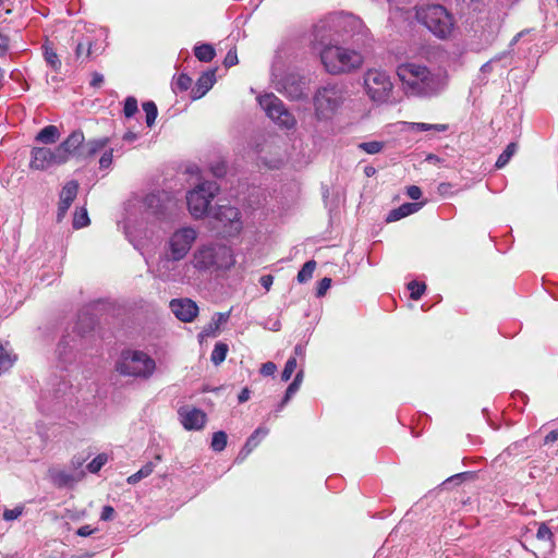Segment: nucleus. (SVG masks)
Returning a JSON list of instances; mask_svg holds the SVG:
<instances>
[{"instance_id": "1", "label": "nucleus", "mask_w": 558, "mask_h": 558, "mask_svg": "<svg viewBox=\"0 0 558 558\" xmlns=\"http://www.w3.org/2000/svg\"><path fill=\"white\" fill-rule=\"evenodd\" d=\"M396 73L401 82L402 90L409 97H436L448 85V74L445 70L430 69L416 62L400 63Z\"/></svg>"}, {"instance_id": "2", "label": "nucleus", "mask_w": 558, "mask_h": 558, "mask_svg": "<svg viewBox=\"0 0 558 558\" xmlns=\"http://www.w3.org/2000/svg\"><path fill=\"white\" fill-rule=\"evenodd\" d=\"M414 10L415 20L436 38L446 40L453 36L456 19L447 8L441 4H424Z\"/></svg>"}, {"instance_id": "3", "label": "nucleus", "mask_w": 558, "mask_h": 558, "mask_svg": "<svg viewBox=\"0 0 558 558\" xmlns=\"http://www.w3.org/2000/svg\"><path fill=\"white\" fill-rule=\"evenodd\" d=\"M109 142V137L94 138L86 142L83 131L75 130L57 147L64 163L71 159L81 162L95 157L96 154L107 147Z\"/></svg>"}, {"instance_id": "4", "label": "nucleus", "mask_w": 558, "mask_h": 558, "mask_svg": "<svg viewBox=\"0 0 558 558\" xmlns=\"http://www.w3.org/2000/svg\"><path fill=\"white\" fill-rule=\"evenodd\" d=\"M192 263L197 270H220L230 269L235 264V258L230 246L213 243L197 247L193 253Z\"/></svg>"}, {"instance_id": "5", "label": "nucleus", "mask_w": 558, "mask_h": 558, "mask_svg": "<svg viewBox=\"0 0 558 558\" xmlns=\"http://www.w3.org/2000/svg\"><path fill=\"white\" fill-rule=\"evenodd\" d=\"M156 368L155 361L145 352L125 350L116 363V371L121 376L148 378Z\"/></svg>"}, {"instance_id": "6", "label": "nucleus", "mask_w": 558, "mask_h": 558, "mask_svg": "<svg viewBox=\"0 0 558 558\" xmlns=\"http://www.w3.org/2000/svg\"><path fill=\"white\" fill-rule=\"evenodd\" d=\"M363 85L366 95L376 104H392L393 83L386 71L371 69L365 72Z\"/></svg>"}, {"instance_id": "7", "label": "nucleus", "mask_w": 558, "mask_h": 558, "mask_svg": "<svg viewBox=\"0 0 558 558\" xmlns=\"http://www.w3.org/2000/svg\"><path fill=\"white\" fill-rule=\"evenodd\" d=\"M344 89L338 85L319 88L313 98L315 116L319 120H328L339 110L345 100Z\"/></svg>"}, {"instance_id": "8", "label": "nucleus", "mask_w": 558, "mask_h": 558, "mask_svg": "<svg viewBox=\"0 0 558 558\" xmlns=\"http://www.w3.org/2000/svg\"><path fill=\"white\" fill-rule=\"evenodd\" d=\"M218 191L219 186L214 181L202 182L190 191L186 196L190 214L196 219L204 217Z\"/></svg>"}, {"instance_id": "9", "label": "nucleus", "mask_w": 558, "mask_h": 558, "mask_svg": "<svg viewBox=\"0 0 558 558\" xmlns=\"http://www.w3.org/2000/svg\"><path fill=\"white\" fill-rule=\"evenodd\" d=\"M214 229L227 236H233L241 232L243 223L240 210L230 205H218L213 214Z\"/></svg>"}, {"instance_id": "10", "label": "nucleus", "mask_w": 558, "mask_h": 558, "mask_svg": "<svg viewBox=\"0 0 558 558\" xmlns=\"http://www.w3.org/2000/svg\"><path fill=\"white\" fill-rule=\"evenodd\" d=\"M260 107L266 114L277 124L287 129H293L296 124L294 116L286 108L282 100L274 94H266L258 98Z\"/></svg>"}, {"instance_id": "11", "label": "nucleus", "mask_w": 558, "mask_h": 558, "mask_svg": "<svg viewBox=\"0 0 558 558\" xmlns=\"http://www.w3.org/2000/svg\"><path fill=\"white\" fill-rule=\"evenodd\" d=\"M196 238L197 232L191 227H184L174 231L168 241L169 255L167 259L173 262L182 260L190 252Z\"/></svg>"}, {"instance_id": "12", "label": "nucleus", "mask_w": 558, "mask_h": 558, "mask_svg": "<svg viewBox=\"0 0 558 558\" xmlns=\"http://www.w3.org/2000/svg\"><path fill=\"white\" fill-rule=\"evenodd\" d=\"M320 60L331 74H339L349 65V53L339 46H326L320 52Z\"/></svg>"}, {"instance_id": "13", "label": "nucleus", "mask_w": 558, "mask_h": 558, "mask_svg": "<svg viewBox=\"0 0 558 558\" xmlns=\"http://www.w3.org/2000/svg\"><path fill=\"white\" fill-rule=\"evenodd\" d=\"M63 159L58 147H33L31 151L29 168L33 170H46L52 166L63 165Z\"/></svg>"}, {"instance_id": "14", "label": "nucleus", "mask_w": 558, "mask_h": 558, "mask_svg": "<svg viewBox=\"0 0 558 558\" xmlns=\"http://www.w3.org/2000/svg\"><path fill=\"white\" fill-rule=\"evenodd\" d=\"M307 82L298 74H288L278 82L277 90L291 100H301L307 96Z\"/></svg>"}, {"instance_id": "15", "label": "nucleus", "mask_w": 558, "mask_h": 558, "mask_svg": "<svg viewBox=\"0 0 558 558\" xmlns=\"http://www.w3.org/2000/svg\"><path fill=\"white\" fill-rule=\"evenodd\" d=\"M169 306L175 317L183 323H191L198 316L197 304L189 298L173 299Z\"/></svg>"}, {"instance_id": "16", "label": "nucleus", "mask_w": 558, "mask_h": 558, "mask_svg": "<svg viewBox=\"0 0 558 558\" xmlns=\"http://www.w3.org/2000/svg\"><path fill=\"white\" fill-rule=\"evenodd\" d=\"M178 414L186 430H201L207 422L206 413L197 408L182 407Z\"/></svg>"}, {"instance_id": "17", "label": "nucleus", "mask_w": 558, "mask_h": 558, "mask_svg": "<svg viewBox=\"0 0 558 558\" xmlns=\"http://www.w3.org/2000/svg\"><path fill=\"white\" fill-rule=\"evenodd\" d=\"M216 82V69H210L201 74L197 78L195 87L192 89V99L202 98Z\"/></svg>"}, {"instance_id": "18", "label": "nucleus", "mask_w": 558, "mask_h": 558, "mask_svg": "<svg viewBox=\"0 0 558 558\" xmlns=\"http://www.w3.org/2000/svg\"><path fill=\"white\" fill-rule=\"evenodd\" d=\"M229 318H230V311L216 313L213 316L211 320L199 332V338L203 339V338L216 337L220 331V327L222 325L227 324Z\"/></svg>"}, {"instance_id": "19", "label": "nucleus", "mask_w": 558, "mask_h": 558, "mask_svg": "<svg viewBox=\"0 0 558 558\" xmlns=\"http://www.w3.org/2000/svg\"><path fill=\"white\" fill-rule=\"evenodd\" d=\"M100 52L97 48H95L94 43L88 37L83 38L80 40L75 47V57L81 62H86L96 56H98Z\"/></svg>"}, {"instance_id": "20", "label": "nucleus", "mask_w": 558, "mask_h": 558, "mask_svg": "<svg viewBox=\"0 0 558 558\" xmlns=\"http://www.w3.org/2000/svg\"><path fill=\"white\" fill-rule=\"evenodd\" d=\"M423 205H424V203H404L401 206H399L398 208H395L389 211V214L387 216V221L393 222V221L400 220L409 215H412V214L418 211Z\"/></svg>"}, {"instance_id": "21", "label": "nucleus", "mask_w": 558, "mask_h": 558, "mask_svg": "<svg viewBox=\"0 0 558 558\" xmlns=\"http://www.w3.org/2000/svg\"><path fill=\"white\" fill-rule=\"evenodd\" d=\"M43 54L47 65H49L56 73H60L62 62L51 41L46 40L44 43Z\"/></svg>"}, {"instance_id": "22", "label": "nucleus", "mask_w": 558, "mask_h": 558, "mask_svg": "<svg viewBox=\"0 0 558 558\" xmlns=\"http://www.w3.org/2000/svg\"><path fill=\"white\" fill-rule=\"evenodd\" d=\"M61 136L60 130L56 125L43 128L35 136V141L45 145L56 144Z\"/></svg>"}, {"instance_id": "23", "label": "nucleus", "mask_w": 558, "mask_h": 558, "mask_svg": "<svg viewBox=\"0 0 558 558\" xmlns=\"http://www.w3.org/2000/svg\"><path fill=\"white\" fill-rule=\"evenodd\" d=\"M49 477L58 488L71 486L76 481L72 474L58 469L49 470Z\"/></svg>"}, {"instance_id": "24", "label": "nucleus", "mask_w": 558, "mask_h": 558, "mask_svg": "<svg viewBox=\"0 0 558 558\" xmlns=\"http://www.w3.org/2000/svg\"><path fill=\"white\" fill-rule=\"evenodd\" d=\"M408 129L413 132H446L448 124L442 123H424V122H407Z\"/></svg>"}, {"instance_id": "25", "label": "nucleus", "mask_w": 558, "mask_h": 558, "mask_svg": "<svg viewBox=\"0 0 558 558\" xmlns=\"http://www.w3.org/2000/svg\"><path fill=\"white\" fill-rule=\"evenodd\" d=\"M194 56L201 62H210L215 58L216 51L213 45L202 44L194 47Z\"/></svg>"}, {"instance_id": "26", "label": "nucleus", "mask_w": 558, "mask_h": 558, "mask_svg": "<svg viewBox=\"0 0 558 558\" xmlns=\"http://www.w3.org/2000/svg\"><path fill=\"white\" fill-rule=\"evenodd\" d=\"M78 192V183L75 180L69 181L65 183V185L62 187L60 192V199L64 201V203H73V201L76 198Z\"/></svg>"}, {"instance_id": "27", "label": "nucleus", "mask_w": 558, "mask_h": 558, "mask_svg": "<svg viewBox=\"0 0 558 558\" xmlns=\"http://www.w3.org/2000/svg\"><path fill=\"white\" fill-rule=\"evenodd\" d=\"M302 379H303V372L300 371L295 375L293 381L288 386L284 397L279 405L280 410L289 402V400L292 398V396L300 389Z\"/></svg>"}, {"instance_id": "28", "label": "nucleus", "mask_w": 558, "mask_h": 558, "mask_svg": "<svg viewBox=\"0 0 558 558\" xmlns=\"http://www.w3.org/2000/svg\"><path fill=\"white\" fill-rule=\"evenodd\" d=\"M316 266H317V264L314 259L306 262L303 265V267L301 268V270L298 272V276H296L298 282L305 283L308 280H311L313 277V274L316 269Z\"/></svg>"}, {"instance_id": "29", "label": "nucleus", "mask_w": 558, "mask_h": 558, "mask_svg": "<svg viewBox=\"0 0 558 558\" xmlns=\"http://www.w3.org/2000/svg\"><path fill=\"white\" fill-rule=\"evenodd\" d=\"M155 469V464L153 462H147L143 465L136 473L130 475L126 482L131 485L138 483L141 480L149 476Z\"/></svg>"}, {"instance_id": "30", "label": "nucleus", "mask_w": 558, "mask_h": 558, "mask_svg": "<svg viewBox=\"0 0 558 558\" xmlns=\"http://www.w3.org/2000/svg\"><path fill=\"white\" fill-rule=\"evenodd\" d=\"M229 348L228 344L223 342H217L214 347V350L210 355V360L215 365L221 364L228 354Z\"/></svg>"}, {"instance_id": "31", "label": "nucleus", "mask_w": 558, "mask_h": 558, "mask_svg": "<svg viewBox=\"0 0 558 558\" xmlns=\"http://www.w3.org/2000/svg\"><path fill=\"white\" fill-rule=\"evenodd\" d=\"M16 360L15 355L0 342V374L8 371Z\"/></svg>"}, {"instance_id": "32", "label": "nucleus", "mask_w": 558, "mask_h": 558, "mask_svg": "<svg viewBox=\"0 0 558 558\" xmlns=\"http://www.w3.org/2000/svg\"><path fill=\"white\" fill-rule=\"evenodd\" d=\"M227 441H228V436H227L226 432L218 430V432L213 434V438H211V442H210V448L215 452H221V451H223L226 449Z\"/></svg>"}, {"instance_id": "33", "label": "nucleus", "mask_w": 558, "mask_h": 558, "mask_svg": "<svg viewBox=\"0 0 558 558\" xmlns=\"http://www.w3.org/2000/svg\"><path fill=\"white\" fill-rule=\"evenodd\" d=\"M515 151H517V144L515 143L508 144L507 147L505 148V150L499 155V157L495 163V167L497 169L504 168L509 162L511 157L515 154Z\"/></svg>"}, {"instance_id": "34", "label": "nucleus", "mask_w": 558, "mask_h": 558, "mask_svg": "<svg viewBox=\"0 0 558 558\" xmlns=\"http://www.w3.org/2000/svg\"><path fill=\"white\" fill-rule=\"evenodd\" d=\"M356 147L368 155H376L384 149L385 143L380 141L363 142L359 143Z\"/></svg>"}, {"instance_id": "35", "label": "nucleus", "mask_w": 558, "mask_h": 558, "mask_svg": "<svg viewBox=\"0 0 558 558\" xmlns=\"http://www.w3.org/2000/svg\"><path fill=\"white\" fill-rule=\"evenodd\" d=\"M90 220L87 214L86 208L81 207L76 208L74 216H73V228L74 229H81L84 227H87L89 225Z\"/></svg>"}, {"instance_id": "36", "label": "nucleus", "mask_w": 558, "mask_h": 558, "mask_svg": "<svg viewBox=\"0 0 558 558\" xmlns=\"http://www.w3.org/2000/svg\"><path fill=\"white\" fill-rule=\"evenodd\" d=\"M143 110L145 111L147 126H151L158 116L156 104L154 101H145L143 104Z\"/></svg>"}, {"instance_id": "37", "label": "nucleus", "mask_w": 558, "mask_h": 558, "mask_svg": "<svg viewBox=\"0 0 558 558\" xmlns=\"http://www.w3.org/2000/svg\"><path fill=\"white\" fill-rule=\"evenodd\" d=\"M192 86V78L185 74L181 73L175 82L173 83L174 92H186Z\"/></svg>"}, {"instance_id": "38", "label": "nucleus", "mask_w": 558, "mask_h": 558, "mask_svg": "<svg viewBox=\"0 0 558 558\" xmlns=\"http://www.w3.org/2000/svg\"><path fill=\"white\" fill-rule=\"evenodd\" d=\"M408 289L410 291L411 299L420 300L425 292L426 286L423 282L413 280L408 283Z\"/></svg>"}, {"instance_id": "39", "label": "nucleus", "mask_w": 558, "mask_h": 558, "mask_svg": "<svg viewBox=\"0 0 558 558\" xmlns=\"http://www.w3.org/2000/svg\"><path fill=\"white\" fill-rule=\"evenodd\" d=\"M108 457L105 453H100L97 457H95L88 464L87 470L90 473H97L100 471V469L107 463Z\"/></svg>"}, {"instance_id": "40", "label": "nucleus", "mask_w": 558, "mask_h": 558, "mask_svg": "<svg viewBox=\"0 0 558 558\" xmlns=\"http://www.w3.org/2000/svg\"><path fill=\"white\" fill-rule=\"evenodd\" d=\"M553 536L554 535H553V532L549 529V526L546 523H541L538 529H537V532H536L537 539L543 541V542H547V543H549V545H551L553 544Z\"/></svg>"}, {"instance_id": "41", "label": "nucleus", "mask_w": 558, "mask_h": 558, "mask_svg": "<svg viewBox=\"0 0 558 558\" xmlns=\"http://www.w3.org/2000/svg\"><path fill=\"white\" fill-rule=\"evenodd\" d=\"M296 368V359L294 356H291L288 359V361L284 364L283 371L281 373V379L283 381H288L291 376L293 375L294 371Z\"/></svg>"}, {"instance_id": "42", "label": "nucleus", "mask_w": 558, "mask_h": 558, "mask_svg": "<svg viewBox=\"0 0 558 558\" xmlns=\"http://www.w3.org/2000/svg\"><path fill=\"white\" fill-rule=\"evenodd\" d=\"M137 112V100L135 97H128L124 101L123 113L126 118L133 117Z\"/></svg>"}, {"instance_id": "43", "label": "nucleus", "mask_w": 558, "mask_h": 558, "mask_svg": "<svg viewBox=\"0 0 558 558\" xmlns=\"http://www.w3.org/2000/svg\"><path fill=\"white\" fill-rule=\"evenodd\" d=\"M113 160V149L109 148L105 150L99 159V168L100 169H108Z\"/></svg>"}, {"instance_id": "44", "label": "nucleus", "mask_w": 558, "mask_h": 558, "mask_svg": "<svg viewBox=\"0 0 558 558\" xmlns=\"http://www.w3.org/2000/svg\"><path fill=\"white\" fill-rule=\"evenodd\" d=\"M365 26L359 16L351 14V37L356 34H363Z\"/></svg>"}, {"instance_id": "45", "label": "nucleus", "mask_w": 558, "mask_h": 558, "mask_svg": "<svg viewBox=\"0 0 558 558\" xmlns=\"http://www.w3.org/2000/svg\"><path fill=\"white\" fill-rule=\"evenodd\" d=\"M260 433V429H256L246 440L243 451H245V454H248L254 448L257 447L258 440L257 435Z\"/></svg>"}, {"instance_id": "46", "label": "nucleus", "mask_w": 558, "mask_h": 558, "mask_svg": "<svg viewBox=\"0 0 558 558\" xmlns=\"http://www.w3.org/2000/svg\"><path fill=\"white\" fill-rule=\"evenodd\" d=\"M331 286V279L330 278H323L318 281L317 283V288H316V295L318 298H322L326 294V292L328 291V289L330 288Z\"/></svg>"}, {"instance_id": "47", "label": "nucleus", "mask_w": 558, "mask_h": 558, "mask_svg": "<svg viewBox=\"0 0 558 558\" xmlns=\"http://www.w3.org/2000/svg\"><path fill=\"white\" fill-rule=\"evenodd\" d=\"M24 507L17 506L13 509H5L3 512V519L5 521H12L17 519L23 513Z\"/></svg>"}, {"instance_id": "48", "label": "nucleus", "mask_w": 558, "mask_h": 558, "mask_svg": "<svg viewBox=\"0 0 558 558\" xmlns=\"http://www.w3.org/2000/svg\"><path fill=\"white\" fill-rule=\"evenodd\" d=\"M239 60H238V53H236V49L233 48V49H230L226 57H225V60H223V64L226 68H231L235 64H238Z\"/></svg>"}, {"instance_id": "49", "label": "nucleus", "mask_w": 558, "mask_h": 558, "mask_svg": "<svg viewBox=\"0 0 558 558\" xmlns=\"http://www.w3.org/2000/svg\"><path fill=\"white\" fill-rule=\"evenodd\" d=\"M210 172L216 178H222L227 173V167L225 162H218L210 167Z\"/></svg>"}, {"instance_id": "50", "label": "nucleus", "mask_w": 558, "mask_h": 558, "mask_svg": "<svg viewBox=\"0 0 558 558\" xmlns=\"http://www.w3.org/2000/svg\"><path fill=\"white\" fill-rule=\"evenodd\" d=\"M277 371V366L274 362H266L262 364L260 374L263 376H271Z\"/></svg>"}, {"instance_id": "51", "label": "nucleus", "mask_w": 558, "mask_h": 558, "mask_svg": "<svg viewBox=\"0 0 558 558\" xmlns=\"http://www.w3.org/2000/svg\"><path fill=\"white\" fill-rule=\"evenodd\" d=\"M116 511L112 506H105L100 513V520L102 521H110L114 518Z\"/></svg>"}, {"instance_id": "52", "label": "nucleus", "mask_w": 558, "mask_h": 558, "mask_svg": "<svg viewBox=\"0 0 558 558\" xmlns=\"http://www.w3.org/2000/svg\"><path fill=\"white\" fill-rule=\"evenodd\" d=\"M407 195L411 198V199H418L421 196H422V191L418 186L416 185H410L407 187Z\"/></svg>"}, {"instance_id": "53", "label": "nucleus", "mask_w": 558, "mask_h": 558, "mask_svg": "<svg viewBox=\"0 0 558 558\" xmlns=\"http://www.w3.org/2000/svg\"><path fill=\"white\" fill-rule=\"evenodd\" d=\"M437 191L442 196H450L452 195V185L447 182H442L438 185Z\"/></svg>"}, {"instance_id": "54", "label": "nucleus", "mask_w": 558, "mask_h": 558, "mask_svg": "<svg viewBox=\"0 0 558 558\" xmlns=\"http://www.w3.org/2000/svg\"><path fill=\"white\" fill-rule=\"evenodd\" d=\"M71 203L66 202L64 203V201L60 199L59 201V205H58V219L60 220L61 218H63L68 211V209L71 207Z\"/></svg>"}, {"instance_id": "55", "label": "nucleus", "mask_w": 558, "mask_h": 558, "mask_svg": "<svg viewBox=\"0 0 558 558\" xmlns=\"http://www.w3.org/2000/svg\"><path fill=\"white\" fill-rule=\"evenodd\" d=\"M104 83L102 74L98 72H94L92 75L90 86L94 88H99Z\"/></svg>"}, {"instance_id": "56", "label": "nucleus", "mask_w": 558, "mask_h": 558, "mask_svg": "<svg viewBox=\"0 0 558 558\" xmlns=\"http://www.w3.org/2000/svg\"><path fill=\"white\" fill-rule=\"evenodd\" d=\"M259 283L266 289V291H269L274 283V277L271 275H264L260 277Z\"/></svg>"}, {"instance_id": "57", "label": "nucleus", "mask_w": 558, "mask_h": 558, "mask_svg": "<svg viewBox=\"0 0 558 558\" xmlns=\"http://www.w3.org/2000/svg\"><path fill=\"white\" fill-rule=\"evenodd\" d=\"M9 48V38L0 34V56H4Z\"/></svg>"}, {"instance_id": "58", "label": "nucleus", "mask_w": 558, "mask_h": 558, "mask_svg": "<svg viewBox=\"0 0 558 558\" xmlns=\"http://www.w3.org/2000/svg\"><path fill=\"white\" fill-rule=\"evenodd\" d=\"M556 441H558V428L557 429H553L551 432H549L545 436V439H544L545 444H553V442H556Z\"/></svg>"}, {"instance_id": "59", "label": "nucleus", "mask_w": 558, "mask_h": 558, "mask_svg": "<svg viewBox=\"0 0 558 558\" xmlns=\"http://www.w3.org/2000/svg\"><path fill=\"white\" fill-rule=\"evenodd\" d=\"M94 532H95V530L92 529L89 525H84L77 530L76 534L80 536L86 537V536L92 535Z\"/></svg>"}, {"instance_id": "60", "label": "nucleus", "mask_w": 558, "mask_h": 558, "mask_svg": "<svg viewBox=\"0 0 558 558\" xmlns=\"http://www.w3.org/2000/svg\"><path fill=\"white\" fill-rule=\"evenodd\" d=\"M425 161H427L428 163H433V165H440L444 162V159L435 154H428L425 157Z\"/></svg>"}, {"instance_id": "61", "label": "nucleus", "mask_w": 558, "mask_h": 558, "mask_svg": "<svg viewBox=\"0 0 558 558\" xmlns=\"http://www.w3.org/2000/svg\"><path fill=\"white\" fill-rule=\"evenodd\" d=\"M250 396H251V391L248 388H243L239 396H238V400L240 403H243V402H246L248 399H250Z\"/></svg>"}, {"instance_id": "62", "label": "nucleus", "mask_w": 558, "mask_h": 558, "mask_svg": "<svg viewBox=\"0 0 558 558\" xmlns=\"http://www.w3.org/2000/svg\"><path fill=\"white\" fill-rule=\"evenodd\" d=\"M364 173L366 177H373L376 173V169L373 166H365Z\"/></svg>"}, {"instance_id": "63", "label": "nucleus", "mask_w": 558, "mask_h": 558, "mask_svg": "<svg viewBox=\"0 0 558 558\" xmlns=\"http://www.w3.org/2000/svg\"><path fill=\"white\" fill-rule=\"evenodd\" d=\"M492 71V60L490 61H487L486 63H484L482 66H481V72L482 73H489Z\"/></svg>"}, {"instance_id": "64", "label": "nucleus", "mask_w": 558, "mask_h": 558, "mask_svg": "<svg viewBox=\"0 0 558 558\" xmlns=\"http://www.w3.org/2000/svg\"><path fill=\"white\" fill-rule=\"evenodd\" d=\"M350 60H351V66L354 65V63H357L360 64L361 63V58L360 56L355 54L352 50H351V57H350Z\"/></svg>"}]
</instances>
